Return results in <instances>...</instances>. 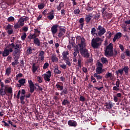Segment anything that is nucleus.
Masks as SVG:
<instances>
[{
    "mask_svg": "<svg viewBox=\"0 0 130 130\" xmlns=\"http://www.w3.org/2000/svg\"><path fill=\"white\" fill-rule=\"evenodd\" d=\"M18 43L15 44V43L9 44L8 48L11 47L14 51L13 52V56H15V58H20V55H21V47H22V44H21V41H18Z\"/></svg>",
    "mask_w": 130,
    "mask_h": 130,
    "instance_id": "nucleus-1",
    "label": "nucleus"
},
{
    "mask_svg": "<svg viewBox=\"0 0 130 130\" xmlns=\"http://www.w3.org/2000/svg\"><path fill=\"white\" fill-rule=\"evenodd\" d=\"M105 55L107 57L113 56V44L110 43L105 50Z\"/></svg>",
    "mask_w": 130,
    "mask_h": 130,
    "instance_id": "nucleus-2",
    "label": "nucleus"
},
{
    "mask_svg": "<svg viewBox=\"0 0 130 130\" xmlns=\"http://www.w3.org/2000/svg\"><path fill=\"white\" fill-rule=\"evenodd\" d=\"M91 46L94 49H98L102 44V41L100 38H93L91 40Z\"/></svg>",
    "mask_w": 130,
    "mask_h": 130,
    "instance_id": "nucleus-3",
    "label": "nucleus"
},
{
    "mask_svg": "<svg viewBox=\"0 0 130 130\" xmlns=\"http://www.w3.org/2000/svg\"><path fill=\"white\" fill-rule=\"evenodd\" d=\"M79 51L80 54L83 57H85V58H89V57H90V53H89V51H88V49L85 48H80Z\"/></svg>",
    "mask_w": 130,
    "mask_h": 130,
    "instance_id": "nucleus-4",
    "label": "nucleus"
},
{
    "mask_svg": "<svg viewBox=\"0 0 130 130\" xmlns=\"http://www.w3.org/2000/svg\"><path fill=\"white\" fill-rule=\"evenodd\" d=\"M9 46H7L6 48L4 49V51H2V54L4 57L9 56L10 55V53H12L13 51L12 47L8 48Z\"/></svg>",
    "mask_w": 130,
    "mask_h": 130,
    "instance_id": "nucleus-5",
    "label": "nucleus"
},
{
    "mask_svg": "<svg viewBox=\"0 0 130 130\" xmlns=\"http://www.w3.org/2000/svg\"><path fill=\"white\" fill-rule=\"evenodd\" d=\"M96 30L98 31V35L100 37H101L102 35H104L106 33V29L101 25H99L98 28H96Z\"/></svg>",
    "mask_w": 130,
    "mask_h": 130,
    "instance_id": "nucleus-6",
    "label": "nucleus"
},
{
    "mask_svg": "<svg viewBox=\"0 0 130 130\" xmlns=\"http://www.w3.org/2000/svg\"><path fill=\"white\" fill-rule=\"evenodd\" d=\"M124 27H123L124 32H128L130 31V19L129 20L125 21L124 23Z\"/></svg>",
    "mask_w": 130,
    "mask_h": 130,
    "instance_id": "nucleus-7",
    "label": "nucleus"
},
{
    "mask_svg": "<svg viewBox=\"0 0 130 130\" xmlns=\"http://www.w3.org/2000/svg\"><path fill=\"white\" fill-rule=\"evenodd\" d=\"M8 34L9 35H12L14 30H13V25L8 24L6 27L5 28Z\"/></svg>",
    "mask_w": 130,
    "mask_h": 130,
    "instance_id": "nucleus-8",
    "label": "nucleus"
},
{
    "mask_svg": "<svg viewBox=\"0 0 130 130\" xmlns=\"http://www.w3.org/2000/svg\"><path fill=\"white\" fill-rule=\"evenodd\" d=\"M28 84L29 85V92L30 93H33L36 90V87L34 86V83L32 80H28Z\"/></svg>",
    "mask_w": 130,
    "mask_h": 130,
    "instance_id": "nucleus-9",
    "label": "nucleus"
},
{
    "mask_svg": "<svg viewBox=\"0 0 130 130\" xmlns=\"http://www.w3.org/2000/svg\"><path fill=\"white\" fill-rule=\"evenodd\" d=\"M58 24H54L51 28V31L53 35H55L58 31Z\"/></svg>",
    "mask_w": 130,
    "mask_h": 130,
    "instance_id": "nucleus-10",
    "label": "nucleus"
},
{
    "mask_svg": "<svg viewBox=\"0 0 130 130\" xmlns=\"http://www.w3.org/2000/svg\"><path fill=\"white\" fill-rule=\"evenodd\" d=\"M47 74L44 75V80L47 82H50V78L51 77V72L48 71L46 72Z\"/></svg>",
    "mask_w": 130,
    "mask_h": 130,
    "instance_id": "nucleus-11",
    "label": "nucleus"
},
{
    "mask_svg": "<svg viewBox=\"0 0 130 130\" xmlns=\"http://www.w3.org/2000/svg\"><path fill=\"white\" fill-rule=\"evenodd\" d=\"M66 30L65 28H60L59 32L58 34V37H59V38L62 37V36H63V35H64L66 34Z\"/></svg>",
    "mask_w": 130,
    "mask_h": 130,
    "instance_id": "nucleus-12",
    "label": "nucleus"
},
{
    "mask_svg": "<svg viewBox=\"0 0 130 130\" xmlns=\"http://www.w3.org/2000/svg\"><path fill=\"white\" fill-rule=\"evenodd\" d=\"M122 36V34L121 32H117L115 34L113 39V42H115L116 40H118Z\"/></svg>",
    "mask_w": 130,
    "mask_h": 130,
    "instance_id": "nucleus-13",
    "label": "nucleus"
},
{
    "mask_svg": "<svg viewBox=\"0 0 130 130\" xmlns=\"http://www.w3.org/2000/svg\"><path fill=\"white\" fill-rule=\"evenodd\" d=\"M92 18H93V15L91 14H88L85 16V21L87 24H89L90 22H91V20H92Z\"/></svg>",
    "mask_w": 130,
    "mask_h": 130,
    "instance_id": "nucleus-14",
    "label": "nucleus"
},
{
    "mask_svg": "<svg viewBox=\"0 0 130 130\" xmlns=\"http://www.w3.org/2000/svg\"><path fill=\"white\" fill-rule=\"evenodd\" d=\"M68 123L70 126H73L74 127H76V126L78 125V123H77V121L73 120H70L68 121Z\"/></svg>",
    "mask_w": 130,
    "mask_h": 130,
    "instance_id": "nucleus-15",
    "label": "nucleus"
},
{
    "mask_svg": "<svg viewBox=\"0 0 130 130\" xmlns=\"http://www.w3.org/2000/svg\"><path fill=\"white\" fill-rule=\"evenodd\" d=\"M84 22H85V19L84 18H81L79 19V23H80L81 30H83V28H84V25H85Z\"/></svg>",
    "mask_w": 130,
    "mask_h": 130,
    "instance_id": "nucleus-16",
    "label": "nucleus"
},
{
    "mask_svg": "<svg viewBox=\"0 0 130 130\" xmlns=\"http://www.w3.org/2000/svg\"><path fill=\"white\" fill-rule=\"evenodd\" d=\"M48 18L51 21L54 19V10H52L49 12V15L48 16Z\"/></svg>",
    "mask_w": 130,
    "mask_h": 130,
    "instance_id": "nucleus-17",
    "label": "nucleus"
},
{
    "mask_svg": "<svg viewBox=\"0 0 130 130\" xmlns=\"http://www.w3.org/2000/svg\"><path fill=\"white\" fill-rule=\"evenodd\" d=\"M93 77L94 78H96V79L98 82H100V81H101V80H102V79H103V76L100 75V74H99L94 73L93 74Z\"/></svg>",
    "mask_w": 130,
    "mask_h": 130,
    "instance_id": "nucleus-18",
    "label": "nucleus"
},
{
    "mask_svg": "<svg viewBox=\"0 0 130 130\" xmlns=\"http://www.w3.org/2000/svg\"><path fill=\"white\" fill-rule=\"evenodd\" d=\"M59 84H62V85H60ZM62 84V82H58L56 84V87L58 91H62V90H63V85Z\"/></svg>",
    "mask_w": 130,
    "mask_h": 130,
    "instance_id": "nucleus-19",
    "label": "nucleus"
},
{
    "mask_svg": "<svg viewBox=\"0 0 130 130\" xmlns=\"http://www.w3.org/2000/svg\"><path fill=\"white\" fill-rule=\"evenodd\" d=\"M39 68V66H36V63H33L32 66V69H31V71L32 72L33 74H35V73H36Z\"/></svg>",
    "mask_w": 130,
    "mask_h": 130,
    "instance_id": "nucleus-20",
    "label": "nucleus"
},
{
    "mask_svg": "<svg viewBox=\"0 0 130 130\" xmlns=\"http://www.w3.org/2000/svg\"><path fill=\"white\" fill-rule=\"evenodd\" d=\"M63 8H64V3L60 2L58 5H57L56 9L57 11H60Z\"/></svg>",
    "mask_w": 130,
    "mask_h": 130,
    "instance_id": "nucleus-21",
    "label": "nucleus"
},
{
    "mask_svg": "<svg viewBox=\"0 0 130 130\" xmlns=\"http://www.w3.org/2000/svg\"><path fill=\"white\" fill-rule=\"evenodd\" d=\"M69 51H63L62 53V55L63 56V59L64 60L65 59H68L70 58L68 55H69Z\"/></svg>",
    "mask_w": 130,
    "mask_h": 130,
    "instance_id": "nucleus-22",
    "label": "nucleus"
},
{
    "mask_svg": "<svg viewBox=\"0 0 130 130\" xmlns=\"http://www.w3.org/2000/svg\"><path fill=\"white\" fill-rule=\"evenodd\" d=\"M44 54H45V52L44 51H40L39 52V56H40V59L42 61L44 60Z\"/></svg>",
    "mask_w": 130,
    "mask_h": 130,
    "instance_id": "nucleus-23",
    "label": "nucleus"
},
{
    "mask_svg": "<svg viewBox=\"0 0 130 130\" xmlns=\"http://www.w3.org/2000/svg\"><path fill=\"white\" fill-rule=\"evenodd\" d=\"M80 48H84L85 47V39L82 38L80 43L78 44Z\"/></svg>",
    "mask_w": 130,
    "mask_h": 130,
    "instance_id": "nucleus-24",
    "label": "nucleus"
},
{
    "mask_svg": "<svg viewBox=\"0 0 130 130\" xmlns=\"http://www.w3.org/2000/svg\"><path fill=\"white\" fill-rule=\"evenodd\" d=\"M113 75H112V73H110L109 72H108L107 74L105 75V78L106 79H109L110 78V80H113Z\"/></svg>",
    "mask_w": 130,
    "mask_h": 130,
    "instance_id": "nucleus-25",
    "label": "nucleus"
},
{
    "mask_svg": "<svg viewBox=\"0 0 130 130\" xmlns=\"http://www.w3.org/2000/svg\"><path fill=\"white\" fill-rule=\"evenodd\" d=\"M34 43L37 46H40L41 42L38 38L34 39Z\"/></svg>",
    "mask_w": 130,
    "mask_h": 130,
    "instance_id": "nucleus-26",
    "label": "nucleus"
},
{
    "mask_svg": "<svg viewBox=\"0 0 130 130\" xmlns=\"http://www.w3.org/2000/svg\"><path fill=\"white\" fill-rule=\"evenodd\" d=\"M105 106L107 109H111V108H112L113 107V105H112V103L110 102L108 103H106Z\"/></svg>",
    "mask_w": 130,
    "mask_h": 130,
    "instance_id": "nucleus-27",
    "label": "nucleus"
},
{
    "mask_svg": "<svg viewBox=\"0 0 130 130\" xmlns=\"http://www.w3.org/2000/svg\"><path fill=\"white\" fill-rule=\"evenodd\" d=\"M69 93V91H68V88H64V89L63 88V90H62L61 92L60 93L61 96H62V95H67Z\"/></svg>",
    "mask_w": 130,
    "mask_h": 130,
    "instance_id": "nucleus-28",
    "label": "nucleus"
},
{
    "mask_svg": "<svg viewBox=\"0 0 130 130\" xmlns=\"http://www.w3.org/2000/svg\"><path fill=\"white\" fill-rule=\"evenodd\" d=\"M115 74L117 76H118L119 74L120 75H121V76H122V74H123V69H121L118 70V71H116Z\"/></svg>",
    "mask_w": 130,
    "mask_h": 130,
    "instance_id": "nucleus-29",
    "label": "nucleus"
},
{
    "mask_svg": "<svg viewBox=\"0 0 130 130\" xmlns=\"http://www.w3.org/2000/svg\"><path fill=\"white\" fill-rule=\"evenodd\" d=\"M54 73L56 75H59V74H61V71L58 69V67H56L54 68Z\"/></svg>",
    "mask_w": 130,
    "mask_h": 130,
    "instance_id": "nucleus-30",
    "label": "nucleus"
},
{
    "mask_svg": "<svg viewBox=\"0 0 130 130\" xmlns=\"http://www.w3.org/2000/svg\"><path fill=\"white\" fill-rule=\"evenodd\" d=\"M35 86L38 87V88H36V90H38V91H42L43 90V88L40 86V84L38 83H36L35 84Z\"/></svg>",
    "mask_w": 130,
    "mask_h": 130,
    "instance_id": "nucleus-31",
    "label": "nucleus"
},
{
    "mask_svg": "<svg viewBox=\"0 0 130 130\" xmlns=\"http://www.w3.org/2000/svg\"><path fill=\"white\" fill-rule=\"evenodd\" d=\"M45 6H46V4H44V3H41V4H39L38 5V8L39 10H42V9H44Z\"/></svg>",
    "mask_w": 130,
    "mask_h": 130,
    "instance_id": "nucleus-32",
    "label": "nucleus"
},
{
    "mask_svg": "<svg viewBox=\"0 0 130 130\" xmlns=\"http://www.w3.org/2000/svg\"><path fill=\"white\" fill-rule=\"evenodd\" d=\"M18 82L21 85V86H24V85H25V83H26V79L22 78L20 79L18 81Z\"/></svg>",
    "mask_w": 130,
    "mask_h": 130,
    "instance_id": "nucleus-33",
    "label": "nucleus"
},
{
    "mask_svg": "<svg viewBox=\"0 0 130 130\" xmlns=\"http://www.w3.org/2000/svg\"><path fill=\"white\" fill-rule=\"evenodd\" d=\"M19 58H16V57H14V59L15 60H14V62H12V66H17V64H19V62L18 61V59H19Z\"/></svg>",
    "mask_w": 130,
    "mask_h": 130,
    "instance_id": "nucleus-34",
    "label": "nucleus"
},
{
    "mask_svg": "<svg viewBox=\"0 0 130 130\" xmlns=\"http://www.w3.org/2000/svg\"><path fill=\"white\" fill-rule=\"evenodd\" d=\"M68 104H70L69 100L67 99L63 100V101L62 102V105L66 106V105H68Z\"/></svg>",
    "mask_w": 130,
    "mask_h": 130,
    "instance_id": "nucleus-35",
    "label": "nucleus"
},
{
    "mask_svg": "<svg viewBox=\"0 0 130 130\" xmlns=\"http://www.w3.org/2000/svg\"><path fill=\"white\" fill-rule=\"evenodd\" d=\"M96 73L95 74H102V68L98 67L95 70Z\"/></svg>",
    "mask_w": 130,
    "mask_h": 130,
    "instance_id": "nucleus-36",
    "label": "nucleus"
},
{
    "mask_svg": "<svg viewBox=\"0 0 130 130\" xmlns=\"http://www.w3.org/2000/svg\"><path fill=\"white\" fill-rule=\"evenodd\" d=\"M20 98V103H21V104H25V101H24V100H25V95H21Z\"/></svg>",
    "mask_w": 130,
    "mask_h": 130,
    "instance_id": "nucleus-37",
    "label": "nucleus"
},
{
    "mask_svg": "<svg viewBox=\"0 0 130 130\" xmlns=\"http://www.w3.org/2000/svg\"><path fill=\"white\" fill-rule=\"evenodd\" d=\"M27 38V34L26 32H23L21 37V39L22 41H25Z\"/></svg>",
    "mask_w": 130,
    "mask_h": 130,
    "instance_id": "nucleus-38",
    "label": "nucleus"
},
{
    "mask_svg": "<svg viewBox=\"0 0 130 130\" xmlns=\"http://www.w3.org/2000/svg\"><path fill=\"white\" fill-rule=\"evenodd\" d=\"M11 70H12L11 67L7 68L6 69V75H7L8 76H10V74H11Z\"/></svg>",
    "mask_w": 130,
    "mask_h": 130,
    "instance_id": "nucleus-39",
    "label": "nucleus"
},
{
    "mask_svg": "<svg viewBox=\"0 0 130 130\" xmlns=\"http://www.w3.org/2000/svg\"><path fill=\"white\" fill-rule=\"evenodd\" d=\"M24 22V20H22L21 19V18H20L19 19V20H18V23H19V24L21 27H23V26H24L25 25V23Z\"/></svg>",
    "mask_w": 130,
    "mask_h": 130,
    "instance_id": "nucleus-40",
    "label": "nucleus"
},
{
    "mask_svg": "<svg viewBox=\"0 0 130 130\" xmlns=\"http://www.w3.org/2000/svg\"><path fill=\"white\" fill-rule=\"evenodd\" d=\"M128 67L127 66H124L123 69V71H124V73L125 74V75H127V74H128Z\"/></svg>",
    "mask_w": 130,
    "mask_h": 130,
    "instance_id": "nucleus-41",
    "label": "nucleus"
},
{
    "mask_svg": "<svg viewBox=\"0 0 130 130\" xmlns=\"http://www.w3.org/2000/svg\"><path fill=\"white\" fill-rule=\"evenodd\" d=\"M6 90H4V88H1L0 89V94L2 96H5V95H6Z\"/></svg>",
    "mask_w": 130,
    "mask_h": 130,
    "instance_id": "nucleus-42",
    "label": "nucleus"
},
{
    "mask_svg": "<svg viewBox=\"0 0 130 130\" xmlns=\"http://www.w3.org/2000/svg\"><path fill=\"white\" fill-rule=\"evenodd\" d=\"M32 39H33V38L32 37V36H31L30 34L27 36V38L26 39V42H31V40H32Z\"/></svg>",
    "mask_w": 130,
    "mask_h": 130,
    "instance_id": "nucleus-43",
    "label": "nucleus"
},
{
    "mask_svg": "<svg viewBox=\"0 0 130 130\" xmlns=\"http://www.w3.org/2000/svg\"><path fill=\"white\" fill-rule=\"evenodd\" d=\"M95 32H96V28L95 27H92L91 30V34L93 36H94L95 34L97 35V34L95 33Z\"/></svg>",
    "mask_w": 130,
    "mask_h": 130,
    "instance_id": "nucleus-44",
    "label": "nucleus"
},
{
    "mask_svg": "<svg viewBox=\"0 0 130 130\" xmlns=\"http://www.w3.org/2000/svg\"><path fill=\"white\" fill-rule=\"evenodd\" d=\"M8 22H14L15 21V18L13 16H10L7 19Z\"/></svg>",
    "mask_w": 130,
    "mask_h": 130,
    "instance_id": "nucleus-45",
    "label": "nucleus"
},
{
    "mask_svg": "<svg viewBox=\"0 0 130 130\" xmlns=\"http://www.w3.org/2000/svg\"><path fill=\"white\" fill-rule=\"evenodd\" d=\"M101 61L103 63H106V62L108 63V60H107V58L105 57H102L101 58Z\"/></svg>",
    "mask_w": 130,
    "mask_h": 130,
    "instance_id": "nucleus-46",
    "label": "nucleus"
},
{
    "mask_svg": "<svg viewBox=\"0 0 130 130\" xmlns=\"http://www.w3.org/2000/svg\"><path fill=\"white\" fill-rule=\"evenodd\" d=\"M100 13H98V14L94 15L93 19H94V20H96V21H98V20L99 19H100Z\"/></svg>",
    "mask_w": 130,
    "mask_h": 130,
    "instance_id": "nucleus-47",
    "label": "nucleus"
},
{
    "mask_svg": "<svg viewBox=\"0 0 130 130\" xmlns=\"http://www.w3.org/2000/svg\"><path fill=\"white\" fill-rule=\"evenodd\" d=\"M65 60L67 66H69V67H71L72 66V64H71V62H70V58L68 59H66Z\"/></svg>",
    "mask_w": 130,
    "mask_h": 130,
    "instance_id": "nucleus-48",
    "label": "nucleus"
},
{
    "mask_svg": "<svg viewBox=\"0 0 130 130\" xmlns=\"http://www.w3.org/2000/svg\"><path fill=\"white\" fill-rule=\"evenodd\" d=\"M7 91L8 94H12L13 93V88H12V87H10L7 89Z\"/></svg>",
    "mask_w": 130,
    "mask_h": 130,
    "instance_id": "nucleus-49",
    "label": "nucleus"
},
{
    "mask_svg": "<svg viewBox=\"0 0 130 130\" xmlns=\"http://www.w3.org/2000/svg\"><path fill=\"white\" fill-rule=\"evenodd\" d=\"M7 122H8V123H9V124H11V125L13 126V127H17V125L14 124V123H13V122H12V121L11 120L9 119L7 121Z\"/></svg>",
    "mask_w": 130,
    "mask_h": 130,
    "instance_id": "nucleus-50",
    "label": "nucleus"
},
{
    "mask_svg": "<svg viewBox=\"0 0 130 130\" xmlns=\"http://www.w3.org/2000/svg\"><path fill=\"white\" fill-rule=\"evenodd\" d=\"M34 32L35 34H37V36H39L40 35L41 31L39 30L38 28L34 29Z\"/></svg>",
    "mask_w": 130,
    "mask_h": 130,
    "instance_id": "nucleus-51",
    "label": "nucleus"
},
{
    "mask_svg": "<svg viewBox=\"0 0 130 130\" xmlns=\"http://www.w3.org/2000/svg\"><path fill=\"white\" fill-rule=\"evenodd\" d=\"M90 79H91V81H93L92 83H93V84H95V83H97V80H96V79H95V77L93 76H91L90 77Z\"/></svg>",
    "mask_w": 130,
    "mask_h": 130,
    "instance_id": "nucleus-52",
    "label": "nucleus"
},
{
    "mask_svg": "<svg viewBox=\"0 0 130 130\" xmlns=\"http://www.w3.org/2000/svg\"><path fill=\"white\" fill-rule=\"evenodd\" d=\"M48 67H49V63L48 62H46L43 66V70H46V69H48Z\"/></svg>",
    "mask_w": 130,
    "mask_h": 130,
    "instance_id": "nucleus-53",
    "label": "nucleus"
},
{
    "mask_svg": "<svg viewBox=\"0 0 130 130\" xmlns=\"http://www.w3.org/2000/svg\"><path fill=\"white\" fill-rule=\"evenodd\" d=\"M79 100L81 102H85V101L86 100V98H85V96H80L79 98Z\"/></svg>",
    "mask_w": 130,
    "mask_h": 130,
    "instance_id": "nucleus-54",
    "label": "nucleus"
},
{
    "mask_svg": "<svg viewBox=\"0 0 130 130\" xmlns=\"http://www.w3.org/2000/svg\"><path fill=\"white\" fill-rule=\"evenodd\" d=\"M74 14H75V15H79V14H80V9H76L75 10H74Z\"/></svg>",
    "mask_w": 130,
    "mask_h": 130,
    "instance_id": "nucleus-55",
    "label": "nucleus"
},
{
    "mask_svg": "<svg viewBox=\"0 0 130 130\" xmlns=\"http://www.w3.org/2000/svg\"><path fill=\"white\" fill-rule=\"evenodd\" d=\"M106 16L108 19H111L112 18V13H107Z\"/></svg>",
    "mask_w": 130,
    "mask_h": 130,
    "instance_id": "nucleus-56",
    "label": "nucleus"
},
{
    "mask_svg": "<svg viewBox=\"0 0 130 130\" xmlns=\"http://www.w3.org/2000/svg\"><path fill=\"white\" fill-rule=\"evenodd\" d=\"M37 80H38V82L40 84H41V83H42V77L41 76H38L37 77Z\"/></svg>",
    "mask_w": 130,
    "mask_h": 130,
    "instance_id": "nucleus-57",
    "label": "nucleus"
},
{
    "mask_svg": "<svg viewBox=\"0 0 130 130\" xmlns=\"http://www.w3.org/2000/svg\"><path fill=\"white\" fill-rule=\"evenodd\" d=\"M87 63H90L93 62V58L90 57L89 59H87L86 60Z\"/></svg>",
    "mask_w": 130,
    "mask_h": 130,
    "instance_id": "nucleus-58",
    "label": "nucleus"
},
{
    "mask_svg": "<svg viewBox=\"0 0 130 130\" xmlns=\"http://www.w3.org/2000/svg\"><path fill=\"white\" fill-rule=\"evenodd\" d=\"M14 28L15 29H19L21 28V26H20L19 24L18 23H16L14 26Z\"/></svg>",
    "mask_w": 130,
    "mask_h": 130,
    "instance_id": "nucleus-59",
    "label": "nucleus"
},
{
    "mask_svg": "<svg viewBox=\"0 0 130 130\" xmlns=\"http://www.w3.org/2000/svg\"><path fill=\"white\" fill-rule=\"evenodd\" d=\"M33 52L32 49H31L30 47L27 50V53L28 54H31Z\"/></svg>",
    "mask_w": 130,
    "mask_h": 130,
    "instance_id": "nucleus-60",
    "label": "nucleus"
},
{
    "mask_svg": "<svg viewBox=\"0 0 130 130\" xmlns=\"http://www.w3.org/2000/svg\"><path fill=\"white\" fill-rule=\"evenodd\" d=\"M113 91H119V86H113Z\"/></svg>",
    "mask_w": 130,
    "mask_h": 130,
    "instance_id": "nucleus-61",
    "label": "nucleus"
},
{
    "mask_svg": "<svg viewBox=\"0 0 130 130\" xmlns=\"http://www.w3.org/2000/svg\"><path fill=\"white\" fill-rule=\"evenodd\" d=\"M59 67L61 68V69H63V70H66L67 69V64H59Z\"/></svg>",
    "mask_w": 130,
    "mask_h": 130,
    "instance_id": "nucleus-62",
    "label": "nucleus"
},
{
    "mask_svg": "<svg viewBox=\"0 0 130 130\" xmlns=\"http://www.w3.org/2000/svg\"><path fill=\"white\" fill-rule=\"evenodd\" d=\"M51 59H52V61L53 62H54V61H55L57 59V57H56V56L54 55H53L52 56Z\"/></svg>",
    "mask_w": 130,
    "mask_h": 130,
    "instance_id": "nucleus-63",
    "label": "nucleus"
},
{
    "mask_svg": "<svg viewBox=\"0 0 130 130\" xmlns=\"http://www.w3.org/2000/svg\"><path fill=\"white\" fill-rule=\"evenodd\" d=\"M61 14L62 16L66 15V10H64V9H62L61 10Z\"/></svg>",
    "mask_w": 130,
    "mask_h": 130,
    "instance_id": "nucleus-64",
    "label": "nucleus"
}]
</instances>
